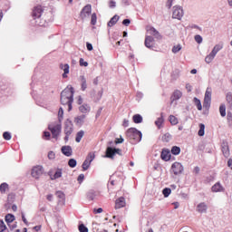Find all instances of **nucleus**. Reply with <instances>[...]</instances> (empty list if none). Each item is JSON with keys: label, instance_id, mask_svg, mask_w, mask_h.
Returning <instances> with one entry per match:
<instances>
[{"label": "nucleus", "instance_id": "nucleus-35", "mask_svg": "<svg viewBox=\"0 0 232 232\" xmlns=\"http://www.w3.org/2000/svg\"><path fill=\"white\" fill-rule=\"evenodd\" d=\"M204 130H206V125H204V123H200L199 124V130L198 132V135L199 137H204V133H205Z\"/></svg>", "mask_w": 232, "mask_h": 232}, {"label": "nucleus", "instance_id": "nucleus-41", "mask_svg": "<svg viewBox=\"0 0 232 232\" xmlns=\"http://www.w3.org/2000/svg\"><path fill=\"white\" fill-rule=\"evenodd\" d=\"M194 102H195L198 110L199 111H201V110H202V103L200 102V100H198V98H194Z\"/></svg>", "mask_w": 232, "mask_h": 232}, {"label": "nucleus", "instance_id": "nucleus-21", "mask_svg": "<svg viewBox=\"0 0 232 232\" xmlns=\"http://www.w3.org/2000/svg\"><path fill=\"white\" fill-rule=\"evenodd\" d=\"M211 191H212L213 193L222 192V191H224V187L222 186V184H220V182H217V183L211 188Z\"/></svg>", "mask_w": 232, "mask_h": 232}, {"label": "nucleus", "instance_id": "nucleus-16", "mask_svg": "<svg viewBox=\"0 0 232 232\" xmlns=\"http://www.w3.org/2000/svg\"><path fill=\"white\" fill-rule=\"evenodd\" d=\"M161 159L168 162L171 159V152L168 149H163L161 151Z\"/></svg>", "mask_w": 232, "mask_h": 232}, {"label": "nucleus", "instance_id": "nucleus-1", "mask_svg": "<svg viewBox=\"0 0 232 232\" xmlns=\"http://www.w3.org/2000/svg\"><path fill=\"white\" fill-rule=\"evenodd\" d=\"M73 87L67 86L62 92H61V104L63 106H68V111H72V104H73Z\"/></svg>", "mask_w": 232, "mask_h": 232}, {"label": "nucleus", "instance_id": "nucleus-53", "mask_svg": "<svg viewBox=\"0 0 232 232\" xmlns=\"http://www.w3.org/2000/svg\"><path fill=\"white\" fill-rule=\"evenodd\" d=\"M194 39H195L196 43H198V44H202V36H200V34L195 35Z\"/></svg>", "mask_w": 232, "mask_h": 232}, {"label": "nucleus", "instance_id": "nucleus-28", "mask_svg": "<svg viewBox=\"0 0 232 232\" xmlns=\"http://www.w3.org/2000/svg\"><path fill=\"white\" fill-rule=\"evenodd\" d=\"M92 99H93L94 102H99L102 99V91H99L96 94L92 95Z\"/></svg>", "mask_w": 232, "mask_h": 232}, {"label": "nucleus", "instance_id": "nucleus-26", "mask_svg": "<svg viewBox=\"0 0 232 232\" xmlns=\"http://www.w3.org/2000/svg\"><path fill=\"white\" fill-rule=\"evenodd\" d=\"M121 17L117 14H115L108 23V26L111 27V26H115V24H117V22L119 21Z\"/></svg>", "mask_w": 232, "mask_h": 232}, {"label": "nucleus", "instance_id": "nucleus-50", "mask_svg": "<svg viewBox=\"0 0 232 232\" xmlns=\"http://www.w3.org/2000/svg\"><path fill=\"white\" fill-rule=\"evenodd\" d=\"M87 198H89V200H93L95 198V192L94 191H90L87 194Z\"/></svg>", "mask_w": 232, "mask_h": 232}, {"label": "nucleus", "instance_id": "nucleus-55", "mask_svg": "<svg viewBox=\"0 0 232 232\" xmlns=\"http://www.w3.org/2000/svg\"><path fill=\"white\" fill-rule=\"evenodd\" d=\"M227 121L228 124H232V113L229 111L227 114Z\"/></svg>", "mask_w": 232, "mask_h": 232}, {"label": "nucleus", "instance_id": "nucleus-31", "mask_svg": "<svg viewBox=\"0 0 232 232\" xmlns=\"http://www.w3.org/2000/svg\"><path fill=\"white\" fill-rule=\"evenodd\" d=\"M62 177H63V169H58L55 171L53 177L52 178V180H55V179H61Z\"/></svg>", "mask_w": 232, "mask_h": 232}, {"label": "nucleus", "instance_id": "nucleus-12", "mask_svg": "<svg viewBox=\"0 0 232 232\" xmlns=\"http://www.w3.org/2000/svg\"><path fill=\"white\" fill-rule=\"evenodd\" d=\"M64 133L65 135L73 133V123L70 120H66L64 122Z\"/></svg>", "mask_w": 232, "mask_h": 232}, {"label": "nucleus", "instance_id": "nucleus-33", "mask_svg": "<svg viewBox=\"0 0 232 232\" xmlns=\"http://www.w3.org/2000/svg\"><path fill=\"white\" fill-rule=\"evenodd\" d=\"M14 220H15V216H14L12 214H7L5 216V222L7 224H12V222H14Z\"/></svg>", "mask_w": 232, "mask_h": 232}, {"label": "nucleus", "instance_id": "nucleus-34", "mask_svg": "<svg viewBox=\"0 0 232 232\" xmlns=\"http://www.w3.org/2000/svg\"><path fill=\"white\" fill-rule=\"evenodd\" d=\"M82 137H84V130H80L76 134L75 141L76 142H81L82 140Z\"/></svg>", "mask_w": 232, "mask_h": 232}, {"label": "nucleus", "instance_id": "nucleus-25", "mask_svg": "<svg viewBox=\"0 0 232 232\" xmlns=\"http://www.w3.org/2000/svg\"><path fill=\"white\" fill-rule=\"evenodd\" d=\"M84 119H86V115L82 114L81 116H78L74 119V122L76 124H79V126H82L84 124Z\"/></svg>", "mask_w": 232, "mask_h": 232}, {"label": "nucleus", "instance_id": "nucleus-3", "mask_svg": "<svg viewBox=\"0 0 232 232\" xmlns=\"http://www.w3.org/2000/svg\"><path fill=\"white\" fill-rule=\"evenodd\" d=\"M48 130L51 131L53 139H59V136L61 135V131L63 130V127L61 124H49Z\"/></svg>", "mask_w": 232, "mask_h": 232}, {"label": "nucleus", "instance_id": "nucleus-36", "mask_svg": "<svg viewBox=\"0 0 232 232\" xmlns=\"http://www.w3.org/2000/svg\"><path fill=\"white\" fill-rule=\"evenodd\" d=\"M169 121L170 122V124H172L173 126H176V124H179V119H177V117L170 115L169 117Z\"/></svg>", "mask_w": 232, "mask_h": 232}, {"label": "nucleus", "instance_id": "nucleus-27", "mask_svg": "<svg viewBox=\"0 0 232 232\" xmlns=\"http://www.w3.org/2000/svg\"><path fill=\"white\" fill-rule=\"evenodd\" d=\"M56 197L59 198V202L64 204V200H66V196L63 193V191H57Z\"/></svg>", "mask_w": 232, "mask_h": 232}, {"label": "nucleus", "instance_id": "nucleus-11", "mask_svg": "<svg viewBox=\"0 0 232 232\" xmlns=\"http://www.w3.org/2000/svg\"><path fill=\"white\" fill-rule=\"evenodd\" d=\"M43 173H44V169H43V166H36L33 168L31 175L32 177H34V179H39V177H41Z\"/></svg>", "mask_w": 232, "mask_h": 232}, {"label": "nucleus", "instance_id": "nucleus-8", "mask_svg": "<svg viewBox=\"0 0 232 232\" xmlns=\"http://www.w3.org/2000/svg\"><path fill=\"white\" fill-rule=\"evenodd\" d=\"M211 88H207L203 102V107L206 109L211 106Z\"/></svg>", "mask_w": 232, "mask_h": 232}, {"label": "nucleus", "instance_id": "nucleus-38", "mask_svg": "<svg viewBox=\"0 0 232 232\" xmlns=\"http://www.w3.org/2000/svg\"><path fill=\"white\" fill-rule=\"evenodd\" d=\"M172 155H179L180 154V147L173 146L171 149Z\"/></svg>", "mask_w": 232, "mask_h": 232}, {"label": "nucleus", "instance_id": "nucleus-57", "mask_svg": "<svg viewBox=\"0 0 232 232\" xmlns=\"http://www.w3.org/2000/svg\"><path fill=\"white\" fill-rule=\"evenodd\" d=\"M83 180H84V174H80L78 176L77 181L79 182V184H82Z\"/></svg>", "mask_w": 232, "mask_h": 232}, {"label": "nucleus", "instance_id": "nucleus-18", "mask_svg": "<svg viewBox=\"0 0 232 232\" xmlns=\"http://www.w3.org/2000/svg\"><path fill=\"white\" fill-rule=\"evenodd\" d=\"M196 210L198 213H208V205L205 202H201L197 206Z\"/></svg>", "mask_w": 232, "mask_h": 232}, {"label": "nucleus", "instance_id": "nucleus-20", "mask_svg": "<svg viewBox=\"0 0 232 232\" xmlns=\"http://www.w3.org/2000/svg\"><path fill=\"white\" fill-rule=\"evenodd\" d=\"M126 206V199L124 198H120L116 200L115 209H121V208H124Z\"/></svg>", "mask_w": 232, "mask_h": 232}, {"label": "nucleus", "instance_id": "nucleus-10", "mask_svg": "<svg viewBox=\"0 0 232 232\" xmlns=\"http://www.w3.org/2000/svg\"><path fill=\"white\" fill-rule=\"evenodd\" d=\"M171 171L174 175H180L184 171V166L180 162H174L171 166Z\"/></svg>", "mask_w": 232, "mask_h": 232}, {"label": "nucleus", "instance_id": "nucleus-39", "mask_svg": "<svg viewBox=\"0 0 232 232\" xmlns=\"http://www.w3.org/2000/svg\"><path fill=\"white\" fill-rule=\"evenodd\" d=\"M163 122H164V118H162V116L158 118L157 121H155V124L159 128V130H160V127L162 126Z\"/></svg>", "mask_w": 232, "mask_h": 232}, {"label": "nucleus", "instance_id": "nucleus-52", "mask_svg": "<svg viewBox=\"0 0 232 232\" xmlns=\"http://www.w3.org/2000/svg\"><path fill=\"white\" fill-rule=\"evenodd\" d=\"M51 137H52V134H50V132H48V131H44V136H43V138L45 139V140H50Z\"/></svg>", "mask_w": 232, "mask_h": 232}, {"label": "nucleus", "instance_id": "nucleus-46", "mask_svg": "<svg viewBox=\"0 0 232 232\" xmlns=\"http://www.w3.org/2000/svg\"><path fill=\"white\" fill-rule=\"evenodd\" d=\"M6 189H8V185L6 183H2L0 185V191H1V193H5Z\"/></svg>", "mask_w": 232, "mask_h": 232}, {"label": "nucleus", "instance_id": "nucleus-61", "mask_svg": "<svg viewBox=\"0 0 232 232\" xmlns=\"http://www.w3.org/2000/svg\"><path fill=\"white\" fill-rule=\"evenodd\" d=\"M194 175H198L200 173V168L199 167H195L193 169Z\"/></svg>", "mask_w": 232, "mask_h": 232}, {"label": "nucleus", "instance_id": "nucleus-64", "mask_svg": "<svg viewBox=\"0 0 232 232\" xmlns=\"http://www.w3.org/2000/svg\"><path fill=\"white\" fill-rule=\"evenodd\" d=\"M227 166H228L229 169H232V160L231 159L228 160Z\"/></svg>", "mask_w": 232, "mask_h": 232}, {"label": "nucleus", "instance_id": "nucleus-32", "mask_svg": "<svg viewBox=\"0 0 232 232\" xmlns=\"http://www.w3.org/2000/svg\"><path fill=\"white\" fill-rule=\"evenodd\" d=\"M171 139H172V137H171V134H169V132L165 133L161 137L162 142H169V140H171Z\"/></svg>", "mask_w": 232, "mask_h": 232}, {"label": "nucleus", "instance_id": "nucleus-30", "mask_svg": "<svg viewBox=\"0 0 232 232\" xmlns=\"http://www.w3.org/2000/svg\"><path fill=\"white\" fill-rule=\"evenodd\" d=\"M132 121L135 124H140V122H142V116L140 114H135L132 117Z\"/></svg>", "mask_w": 232, "mask_h": 232}, {"label": "nucleus", "instance_id": "nucleus-47", "mask_svg": "<svg viewBox=\"0 0 232 232\" xmlns=\"http://www.w3.org/2000/svg\"><path fill=\"white\" fill-rule=\"evenodd\" d=\"M91 24L93 25L97 24V14L95 13L92 14Z\"/></svg>", "mask_w": 232, "mask_h": 232}, {"label": "nucleus", "instance_id": "nucleus-49", "mask_svg": "<svg viewBox=\"0 0 232 232\" xmlns=\"http://www.w3.org/2000/svg\"><path fill=\"white\" fill-rule=\"evenodd\" d=\"M94 159H95V154L90 152L86 158V160H89L90 162H93Z\"/></svg>", "mask_w": 232, "mask_h": 232}, {"label": "nucleus", "instance_id": "nucleus-7", "mask_svg": "<svg viewBox=\"0 0 232 232\" xmlns=\"http://www.w3.org/2000/svg\"><path fill=\"white\" fill-rule=\"evenodd\" d=\"M173 19H178L180 21L184 17V10L180 6H174L172 12Z\"/></svg>", "mask_w": 232, "mask_h": 232}, {"label": "nucleus", "instance_id": "nucleus-9", "mask_svg": "<svg viewBox=\"0 0 232 232\" xmlns=\"http://www.w3.org/2000/svg\"><path fill=\"white\" fill-rule=\"evenodd\" d=\"M147 32L151 37L153 36L154 39H157L158 41H160L162 39V34H160V33L153 26H149L147 28Z\"/></svg>", "mask_w": 232, "mask_h": 232}, {"label": "nucleus", "instance_id": "nucleus-4", "mask_svg": "<svg viewBox=\"0 0 232 232\" xmlns=\"http://www.w3.org/2000/svg\"><path fill=\"white\" fill-rule=\"evenodd\" d=\"M115 155H122V150L121 149L108 147L106 149V159H114Z\"/></svg>", "mask_w": 232, "mask_h": 232}, {"label": "nucleus", "instance_id": "nucleus-63", "mask_svg": "<svg viewBox=\"0 0 232 232\" xmlns=\"http://www.w3.org/2000/svg\"><path fill=\"white\" fill-rule=\"evenodd\" d=\"M109 6L110 8H115V6H117V3L115 1H111L109 3Z\"/></svg>", "mask_w": 232, "mask_h": 232}, {"label": "nucleus", "instance_id": "nucleus-62", "mask_svg": "<svg viewBox=\"0 0 232 232\" xmlns=\"http://www.w3.org/2000/svg\"><path fill=\"white\" fill-rule=\"evenodd\" d=\"M122 126L124 127V128H128V126H130V121H128V120H123V122H122Z\"/></svg>", "mask_w": 232, "mask_h": 232}, {"label": "nucleus", "instance_id": "nucleus-54", "mask_svg": "<svg viewBox=\"0 0 232 232\" xmlns=\"http://www.w3.org/2000/svg\"><path fill=\"white\" fill-rule=\"evenodd\" d=\"M6 229V225H5V222L3 220H0V232H4Z\"/></svg>", "mask_w": 232, "mask_h": 232}, {"label": "nucleus", "instance_id": "nucleus-24", "mask_svg": "<svg viewBox=\"0 0 232 232\" xmlns=\"http://www.w3.org/2000/svg\"><path fill=\"white\" fill-rule=\"evenodd\" d=\"M181 97L182 92L176 90L171 96V102H173V101H179V99H180Z\"/></svg>", "mask_w": 232, "mask_h": 232}, {"label": "nucleus", "instance_id": "nucleus-42", "mask_svg": "<svg viewBox=\"0 0 232 232\" xmlns=\"http://www.w3.org/2000/svg\"><path fill=\"white\" fill-rule=\"evenodd\" d=\"M63 115H64V111L63 110V107H60V109L58 111V121H59V122H62Z\"/></svg>", "mask_w": 232, "mask_h": 232}, {"label": "nucleus", "instance_id": "nucleus-37", "mask_svg": "<svg viewBox=\"0 0 232 232\" xmlns=\"http://www.w3.org/2000/svg\"><path fill=\"white\" fill-rule=\"evenodd\" d=\"M92 162H90V160H85L82 163V169L83 171H87V169L90 168Z\"/></svg>", "mask_w": 232, "mask_h": 232}, {"label": "nucleus", "instance_id": "nucleus-13", "mask_svg": "<svg viewBox=\"0 0 232 232\" xmlns=\"http://www.w3.org/2000/svg\"><path fill=\"white\" fill-rule=\"evenodd\" d=\"M221 150L226 159H228L229 155H231V152L229 151V144L227 141L223 140L221 143Z\"/></svg>", "mask_w": 232, "mask_h": 232}, {"label": "nucleus", "instance_id": "nucleus-43", "mask_svg": "<svg viewBox=\"0 0 232 232\" xmlns=\"http://www.w3.org/2000/svg\"><path fill=\"white\" fill-rule=\"evenodd\" d=\"M219 112H220L221 117H225L226 116V105L221 104L219 106Z\"/></svg>", "mask_w": 232, "mask_h": 232}, {"label": "nucleus", "instance_id": "nucleus-29", "mask_svg": "<svg viewBox=\"0 0 232 232\" xmlns=\"http://www.w3.org/2000/svg\"><path fill=\"white\" fill-rule=\"evenodd\" d=\"M226 99H227L228 108H230V110H232V93L227 92L226 95Z\"/></svg>", "mask_w": 232, "mask_h": 232}, {"label": "nucleus", "instance_id": "nucleus-51", "mask_svg": "<svg viewBox=\"0 0 232 232\" xmlns=\"http://www.w3.org/2000/svg\"><path fill=\"white\" fill-rule=\"evenodd\" d=\"M79 231L80 232H88V227H86V226H84V224H81L79 226Z\"/></svg>", "mask_w": 232, "mask_h": 232}, {"label": "nucleus", "instance_id": "nucleus-59", "mask_svg": "<svg viewBox=\"0 0 232 232\" xmlns=\"http://www.w3.org/2000/svg\"><path fill=\"white\" fill-rule=\"evenodd\" d=\"M80 66H88V62H84V59H80Z\"/></svg>", "mask_w": 232, "mask_h": 232}, {"label": "nucleus", "instance_id": "nucleus-60", "mask_svg": "<svg viewBox=\"0 0 232 232\" xmlns=\"http://www.w3.org/2000/svg\"><path fill=\"white\" fill-rule=\"evenodd\" d=\"M130 23H131L130 19H124L122 21V24H124V26H130Z\"/></svg>", "mask_w": 232, "mask_h": 232}, {"label": "nucleus", "instance_id": "nucleus-6", "mask_svg": "<svg viewBox=\"0 0 232 232\" xmlns=\"http://www.w3.org/2000/svg\"><path fill=\"white\" fill-rule=\"evenodd\" d=\"M92 15V5H86L80 13V17L82 21L88 19Z\"/></svg>", "mask_w": 232, "mask_h": 232}, {"label": "nucleus", "instance_id": "nucleus-15", "mask_svg": "<svg viewBox=\"0 0 232 232\" xmlns=\"http://www.w3.org/2000/svg\"><path fill=\"white\" fill-rule=\"evenodd\" d=\"M153 43H155V38L151 35L145 36V46L146 48H153Z\"/></svg>", "mask_w": 232, "mask_h": 232}, {"label": "nucleus", "instance_id": "nucleus-58", "mask_svg": "<svg viewBox=\"0 0 232 232\" xmlns=\"http://www.w3.org/2000/svg\"><path fill=\"white\" fill-rule=\"evenodd\" d=\"M171 6H173V0H167L166 7L169 9Z\"/></svg>", "mask_w": 232, "mask_h": 232}, {"label": "nucleus", "instance_id": "nucleus-48", "mask_svg": "<svg viewBox=\"0 0 232 232\" xmlns=\"http://www.w3.org/2000/svg\"><path fill=\"white\" fill-rule=\"evenodd\" d=\"M3 137L5 140H10L12 139V134H10L8 131H5L4 132Z\"/></svg>", "mask_w": 232, "mask_h": 232}, {"label": "nucleus", "instance_id": "nucleus-5", "mask_svg": "<svg viewBox=\"0 0 232 232\" xmlns=\"http://www.w3.org/2000/svg\"><path fill=\"white\" fill-rule=\"evenodd\" d=\"M219 50H222V46H220L218 44L215 45L213 50L211 51V53L206 56L205 63L209 64V63H211L213 61V59H215V57L217 56V53H218Z\"/></svg>", "mask_w": 232, "mask_h": 232}, {"label": "nucleus", "instance_id": "nucleus-44", "mask_svg": "<svg viewBox=\"0 0 232 232\" xmlns=\"http://www.w3.org/2000/svg\"><path fill=\"white\" fill-rule=\"evenodd\" d=\"M162 194L164 195V197L166 198H168V197H169V195H171V188H164L162 190Z\"/></svg>", "mask_w": 232, "mask_h": 232}, {"label": "nucleus", "instance_id": "nucleus-17", "mask_svg": "<svg viewBox=\"0 0 232 232\" xmlns=\"http://www.w3.org/2000/svg\"><path fill=\"white\" fill-rule=\"evenodd\" d=\"M60 70L63 71V79H66V77H68V73H70V65L68 63H65V64L61 63Z\"/></svg>", "mask_w": 232, "mask_h": 232}, {"label": "nucleus", "instance_id": "nucleus-22", "mask_svg": "<svg viewBox=\"0 0 232 232\" xmlns=\"http://www.w3.org/2000/svg\"><path fill=\"white\" fill-rule=\"evenodd\" d=\"M80 82H81L82 92H86V88H88V83L86 82V77H84L83 75L80 76Z\"/></svg>", "mask_w": 232, "mask_h": 232}, {"label": "nucleus", "instance_id": "nucleus-23", "mask_svg": "<svg viewBox=\"0 0 232 232\" xmlns=\"http://www.w3.org/2000/svg\"><path fill=\"white\" fill-rule=\"evenodd\" d=\"M79 110L81 113H90V110H92V108L90 107L89 104L83 103L80 105Z\"/></svg>", "mask_w": 232, "mask_h": 232}, {"label": "nucleus", "instance_id": "nucleus-45", "mask_svg": "<svg viewBox=\"0 0 232 232\" xmlns=\"http://www.w3.org/2000/svg\"><path fill=\"white\" fill-rule=\"evenodd\" d=\"M68 166H70V168H75V166H77V160H75V159L69 160Z\"/></svg>", "mask_w": 232, "mask_h": 232}, {"label": "nucleus", "instance_id": "nucleus-40", "mask_svg": "<svg viewBox=\"0 0 232 232\" xmlns=\"http://www.w3.org/2000/svg\"><path fill=\"white\" fill-rule=\"evenodd\" d=\"M182 50V45L177 44L172 47V53H179Z\"/></svg>", "mask_w": 232, "mask_h": 232}, {"label": "nucleus", "instance_id": "nucleus-19", "mask_svg": "<svg viewBox=\"0 0 232 232\" xmlns=\"http://www.w3.org/2000/svg\"><path fill=\"white\" fill-rule=\"evenodd\" d=\"M61 151L65 155V157H72V153H73L71 146H63Z\"/></svg>", "mask_w": 232, "mask_h": 232}, {"label": "nucleus", "instance_id": "nucleus-56", "mask_svg": "<svg viewBox=\"0 0 232 232\" xmlns=\"http://www.w3.org/2000/svg\"><path fill=\"white\" fill-rule=\"evenodd\" d=\"M48 159H49L50 160H53V159H55V152H53V151H49V153H48Z\"/></svg>", "mask_w": 232, "mask_h": 232}, {"label": "nucleus", "instance_id": "nucleus-2", "mask_svg": "<svg viewBox=\"0 0 232 232\" xmlns=\"http://www.w3.org/2000/svg\"><path fill=\"white\" fill-rule=\"evenodd\" d=\"M126 137L131 144H137V142L142 140V132L135 128H130L126 131Z\"/></svg>", "mask_w": 232, "mask_h": 232}, {"label": "nucleus", "instance_id": "nucleus-14", "mask_svg": "<svg viewBox=\"0 0 232 232\" xmlns=\"http://www.w3.org/2000/svg\"><path fill=\"white\" fill-rule=\"evenodd\" d=\"M43 12H44V10L41 5L35 6L33 10V17L34 19H39V17H41L42 14H43Z\"/></svg>", "mask_w": 232, "mask_h": 232}]
</instances>
